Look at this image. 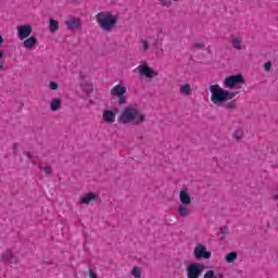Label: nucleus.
Listing matches in <instances>:
<instances>
[{
  "mask_svg": "<svg viewBox=\"0 0 278 278\" xmlns=\"http://www.w3.org/2000/svg\"><path fill=\"white\" fill-rule=\"evenodd\" d=\"M211 90V101L215 105L217 103H226L225 108L226 110H236L238 108V104L236 103L235 97H238V91H230L227 89L220 88V85H212L210 86ZM227 101H229L227 103Z\"/></svg>",
  "mask_w": 278,
  "mask_h": 278,
  "instance_id": "1",
  "label": "nucleus"
},
{
  "mask_svg": "<svg viewBox=\"0 0 278 278\" xmlns=\"http://www.w3.org/2000/svg\"><path fill=\"white\" fill-rule=\"evenodd\" d=\"M96 21L103 31H112L116 29L118 15H114L111 11H102L96 15Z\"/></svg>",
  "mask_w": 278,
  "mask_h": 278,
  "instance_id": "2",
  "label": "nucleus"
},
{
  "mask_svg": "<svg viewBox=\"0 0 278 278\" xmlns=\"http://www.w3.org/2000/svg\"><path fill=\"white\" fill-rule=\"evenodd\" d=\"M118 123H123V125H127L129 123H134V125H140V123H144V115L140 114V111L136 108L127 106L122 112Z\"/></svg>",
  "mask_w": 278,
  "mask_h": 278,
  "instance_id": "3",
  "label": "nucleus"
},
{
  "mask_svg": "<svg viewBox=\"0 0 278 278\" xmlns=\"http://www.w3.org/2000/svg\"><path fill=\"white\" fill-rule=\"evenodd\" d=\"M244 84V76L242 74L231 75L224 79L223 86L227 90H237L238 86Z\"/></svg>",
  "mask_w": 278,
  "mask_h": 278,
  "instance_id": "4",
  "label": "nucleus"
},
{
  "mask_svg": "<svg viewBox=\"0 0 278 278\" xmlns=\"http://www.w3.org/2000/svg\"><path fill=\"white\" fill-rule=\"evenodd\" d=\"M127 92V87H125L124 85L119 84L114 86L111 89V94L112 97H117V102L119 105H125V103H127V97L125 96Z\"/></svg>",
  "mask_w": 278,
  "mask_h": 278,
  "instance_id": "5",
  "label": "nucleus"
},
{
  "mask_svg": "<svg viewBox=\"0 0 278 278\" xmlns=\"http://www.w3.org/2000/svg\"><path fill=\"white\" fill-rule=\"evenodd\" d=\"M205 270V265L201 263H191L187 267V278H199Z\"/></svg>",
  "mask_w": 278,
  "mask_h": 278,
  "instance_id": "6",
  "label": "nucleus"
},
{
  "mask_svg": "<svg viewBox=\"0 0 278 278\" xmlns=\"http://www.w3.org/2000/svg\"><path fill=\"white\" fill-rule=\"evenodd\" d=\"M135 73H139L141 77H147V79H153V77H157L160 73L153 68H151L149 65L143 64L135 68Z\"/></svg>",
  "mask_w": 278,
  "mask_h": 278,
  "instance_id": "7",
  "label": "nucleus"
},
{
  "mask_svg": "<svg viewBox=\"0 0 278 278\" xmlns=\"http://www.w3.org/2000/svg\"><path fill=\"white\" fill-rule=\"evenodd\" d=\"M193 257L195 260H210L212 252H208L205 245L198 244L193 250Z\"/></svg>",
  "mask_w": 278,
  "mask_h": 278,
  "instance_id": "8",
  "label": "nucleus"
},
{
  "mask_svg": "<svg viewBox=\"0 0 278 278\" xmlns=\"http://www.w3.org/2000/svg\"><path fill=\"white\" fill-rule=\"evenodd\" d=\"M31 25L17 26V38H20V40H25L31 36Z\"/></svg>",
  "mask_w": 278,
  "mask_h": 278,
  "instance_id": "9",
  "label": "nucleus"
},
{
  "mask_svg": "<svg viewBox=\"0 0 278 278\" xmlns=\"http://www.w3.org/2000/svg\"><path fill=\"white\" fill-rule=\"evenodd\" d=\"M0 262H3L4 264H18V258L12 251H7L0 255Z\"/></svg>",
  "mask_w": 278,
  "mask_h": 278,
  "instance_id": "10",
  "label": "nucleus"
},
{
  "mask_svg": "<svg viewBox=\"0 0 278 278\" xmlns=\"http://www.w3.org/2000/svg\"><path fill=\"white\" fill-rule=\"evenodd\" d=\"M65 25L67 29H80L81 28V20L78 17H70L66 22Z\"/></svg>",
  "mask_w": 278,
  "mask_h": 278,
  "instance_id": "11",
  "label": "nucleus"
},
{
  "mask_svg": "<svg viewBox=\"0 0 278 278\" xmlns=\"http://www.w3.org/2000/svg\"><path fill=\"white\" fill-rule=\"evenodd\" d=\"M102 118L105 123L112 125V123H116V113H114L112 110H105L103 111Z\"/></svg>",
  "mask_w": 278,
  "mask_h": 278,
  "instance_id": "12",
  "label": "nucleus"
},
{
  "mask_svg": "<svg viewBox=\"0 0 278 278\" xmlns=\"http://www.w3.org/2000/svg\"><path fill=\"white\" fill-rule=\"evenodd\" d=\"M179 199L182 205H190L192 203V199L190 198V193L186 190H181L179 192Z\"/></svg>",
  "mask_w": 278,
  "mask_h": 278,
  "instance_id": "13",
  "label": "nucleus"
},
{
  "mask_svg": "<svg viewBox=\"0 0 278 278\" xmlns=\"http://www.w3.org/2000/svg\"><path fill=\"white\" fill-rule=\"evenodd\" d=\"M179 93L184 97H190V94H192V86H190V84L181 85L179 88Z\"/></svg>",
  "mask_w": 278,
  "mask_h": 278,
  "instance_id": "14",
  "label": "nucleus"
},
{
  "mask_svg": "<svg viewBox=\"0 0 278 278\" xmlns=\"http://www.w3.org/2000/svg\"><path fill=\"white\" fill-rule=\"evenodd\" d=\"M37 42H38V39L31 36L24 40V47L25 49H34Z\"/></svg>",
  "mask_w": 278,
  "mask_h": 278,
  "instance_id": "15",
  "label": "nucleus"
},
{
  "mask_svg": "<svg viewBox=\"0 0 278 278\" xmlns=\"http://www.w3.org/2000/svg\"><path fill=\"white\" fill-rule=\"evenodd\" d=\"M190 213H191L190 208H188L185 204L178 205V214L182 218H186L187 216H190Z\"/></svg>",
  "mask_w": 278,
  "mask_h": 278,
  "instance_id": "16",
  "label": "nucleus"
},
{
  "mask_svg": "<svg viewBox=\"0 0 278 278\" xmlns=\"http://www.w3.org/2000/svg\"><path fill=\"white\" fill-rule=\"evenodd\" d=\"M97 199V195L94 193H87L84 198H81L80 203L83 205L90 204V201H94Z\"/></svg>",
  "mask_w": 278,
  "mask_h": 278,
  "instance_id": "17",
  "label": "nucleus"
},
{
  "mask_svg": "<svg viewBox=\"0 0 278 278\" xmlns=\"http://www.w3.org/2000/svg\"><path fill=\"white\" fill-rule=\"evenodd\" d=\"M60 108H62V100L60 99H53L50 103V110L52 112H58V110H60Z\"/></svg>",
  "mask_w": 278,
  "mask_h": 278,
  "instance_id": "18",
  "label": "nucleus"
},
{
  "mask_svg": "<svg viewBox=\"0 0 278 278\" xmlns=\"http://www.w3.org/2000/svg\"><path fill=\"white\" fill-rule=\"evenodd\" d=\"M232 47H233V49H237V51H242V38L235 37L232 39Z\"/></svg>",
  "mask_w": 278,
  "mask_h": 278,
  "instance_id": "19",
  "label": "nucleus"
},
{
  "mask_svg": "<svg viewBox=\"0 0 278 278\" xmlns=\"http://www.w3.org/2000/svg\"><path fill=\"white\" fill-rule=\"evenodd\" d=\"M225 260L228 262V264H233V262L238 260V252H230L226 254Z\"/></svg>",
  "mask_w": 278,
  "mask_h": 278,
  "instance_id": "20",
  "label": "nucleus"
},
{
  "mask_svg": "<svg viewBox=\"0 0 278 278\" xmlns=\"http://www.w3.org/2000/svg\"><path fill=\"white\" fill-rule=\"evenodd\" d=\"M58 29H60V22H58L56 20H50V31L52 34H55Z\"/></svg>",
  "mask_w": 278,
  "mask_h": 278,
  "instance_id": "21",
  "label": "nucleus"
},
{
  "mask_svg": "<svg viewBox=\"0 0 278 278\" xmlns=\"http://www.w3.org/2000/svg\"><path fill=\"white\" fill-rule=\"evenodd\" d=\"M244 137V130H242L241 128L235 130L232 138H235V140H242V138Z\"/></svg>",
  "mask_w": 278,
  "mask_h": 278,
  "instance_id": "22",
  "label": "nucleus"
},
{
  "mask_svg": "<svg viewBox=\"0 0 278 278\" xmlns=\"http://www.w3.org/2000/svg\"><path fill=\"white\" fill-rule=\"evenodd\" d=\"M132 277L140 278L142 277V269L140 267H134L131 270Z\"/></svg>",
  "mask_w": 278,
  "mask_h": 278,
  "instance_id": "23",
  "label": "nucleus"
},
{
  "mask_svg": "<svg viewBox=\"0 0 278 278\" xmlns=\"http://www.w3.org/2000/svg\"><path fill=\"white\" fill-rule=\"evenodd\" d=\"M140 42L142 45L143 53H147V51H149L151 45L147 41V39H141Z\"/></svg>",
  "mask_w": 278,
  "mask_h": 278,
  "instance_id": "24",
  "label": "nucleus"
},
{
  "mask_svg": "<svg viewBox=\"0 0 278 278\" xmlns=\"http://www.w3.org/2000/svg\"><path fill=\"white\" fill-rule=\"evenodd\" d=\"M161 5H163L164 8H170V5H173V2L170 0H157ZM174 1H178V0H174Z\"/></svg>",
  "mask_w": 278,
  "mask_h": 278,
  "instance_id": "25",
  "label": "nucleus"
},
{
  "mask_svg": "<svg viewBox=\"0 0 278 278\" xmlns=\"http://www.w3.org/2000/svg\"><path fill=\"white\" fill-rule=\"evenodd\" d=\"M80 88L85 90V92H92V85L90 84H87V85L80 84Z\"/></svg>",
  "mask_w": 278,
  "mask_h": 278,
  "instance_id": "26",
  "label": "nucleus"
},
{
  "mask_svg": "<svg viewBox=\"0 0 278 278\" xmlns=\"http://www.w3.org/2000/svg\"><path fill=\"white\" fill-rule=\"evenodd\" d=\"M39 168L43 170L46 175H51V173H53V169L51 168V166H46V167L39 166Z\"/></svg>",
  "mask_w": 278,
  "mask_h": 278,
  "instance_id": "27",
  "label": "nucleus"
},
{
  "mask_svg": "<svg viewBox=\"0 0 278 278\" xmlns=\"http://www.w3.org/2000/svg\"><path fill=\"white\" fill-rule=\"evenodd\" d=\"M193 47H194L195 50L205 49V43H203V42H195L193 45Z\"/></svg>",
  "mask_w": 278,
  "mask_h": 278,
  "instance_id": "28",
  "label": "nucleus"
},
{
  "mask_svg": "<svg viewBox=\"0 0 278 278\" xmlns=\"http://www.w3.org/2000/svg\"><path fill=\"white\" fill-rule=\"evenodd\" d=\"M49 88H50V90H58L59 85H58V83H55V81H51V83L49 84Z\"/></svg>",
  "mask_w": 278,
  "mask_h": 278,
  "instance_id": "29",
  "label": "nucleus"
},
{
  "mask_svg": "<svg viewBox=\"0 0 278 278\" xmlns=\"http://www.w3.org/2000/svg\"><path fill=\"white\" fill-rule=\"evenodd\" d=\"M270 68H273V63L266 62L265 65H264V71L266 73H268V71H270Z\"/></svg>",
  "mask_w": 278,
  "mask_h": 278,
  "instance_id": "30",
  "label": "nucleus"
},
{
  "mask_svg": "<svg viewBox=\"0 0 278 278\" xmlns=\"http://www.w3.org/2000/svg\"><path fill=\"white\" fill-rule=\"evenodd\" d=\"M204 278H214V270H207L204 274Z\"/></svg>",
  "mask_w": 278,
  "mask_h": 278,
  "instance_id": "31",
  "label": "nucleus"
},
{
  "mask_svg": "<svg viewBox=\"0 0 278 278\" xmlns=\"http://www.w3.org/2000/svg\"><path fill=\"white\" fill-rule=\"evenodd\" d=\"M220 233L227 235L229 233V228L227 226H224L220 228Z\"/></svg>",
  "mask_w": 278,
  "mask_h": 278,
  "instance_id": "32",
  "label": "nucleus"
},
{
  "mask_svg": "<svg viewBox=\"0 0 278 278\" xmlns=\"http://www.w3.org/2000/svg\"><path fill=\"white\" fill-rule=\"evenodd\" d=\"M89 277L90 278H98L97 274H94V269H92V268L89 269Z\"/></svg>",
  "mask_w": 278,
  "mask_h": 278,
  "instance_id": "33",
  "label": "nucleus"
},
{
  "mask_svg": "<svg viewBox=\"0 0 278 278\" xmlns=\"http://www.w3.org/2000/svg\"><path fill=\"white\" fill-rule=\"evenodd\" d=\"M24 155H26V157H28V160H34V153H31V152H25Z\"/></svg>",
  "mask_w": 278,
  "mask_h": 278,
  "instance_id": "34",
  "label": "nucleus"
},
{
  "mask_svg": "<svg viewBox=\"0 0 278 278\" xmlns=\"http://www.w3.org/2000/svg\"><path fill=\"white\" fill-rule=\"evenodd\" d=\"M223 277H225L224 275H223V273H214L213 274V278H223Z\"/></svg>",
  "mask_w": 278,
  "mask_h": 278,
  "instance_id": "35",
  "label": "nucleus"
},
{
  "mask_svg": "<svg viewBox=\"0 0 278 278\" xmlns=\"http://www.w3.org/2000/svg\"><path fill=\"white\" fill-rule=\"evenodd\" d=\"M0 60H3V51L2 50H0ZM2 70H3V64L0 63V71H2Z\"/></svg>",
  "mask_w": 278,
  "mask_h": 278,
  "instance_id": "36",
  "label": "nucleus"
},
{
  "mask_svg": "<svg viewBox=\"0 0 278 278\" xmlns=\"http://www.w3.org/2000/svg\"><path fill=\"white\" fill-rule=\"evenodd\" d=\"M12 149H13V152L16 153V151H18V143H14Z\"/></svg>",
  "mask_w": 278,
  "mask_h": 278,
  "instance_id": "37",
  "label": "nucleus"
},
{
  "mask_svg": "<svg viewBox=\"0 0 278 278\" xmlns=\"http://www.w3.org/2000/svg\"><path fill=\"white\" fill-rule=\"evenodd\" d=\"M0 47H3V37L0 35Z\"/></svg>",
  "mask_w": 278,
  "mask_h": 278,
  "instance_id": "38",
  "label": "nucleus"
},
{
  "mask_svg": "<svg viewBox=\"0 0 278 278\" xmlns=\"http://www.w3.org/2000/svg\"><path fill=\"white\" fill-rule=\"evenodd\" d=\"M157 55H164V50H161V53H157Z\"/></svg>",
  "mask_w": 278,
  "mask_h": 278,
  "instance_id": "39",
  "label": "nucleus"
},
{
  "mask_svg": "<svg viewBox=\"0 0 278 278\" xmlns=\"http://www.w3.org/2000/svg\"><path fill=\"white\" fill-rule=\"evenodd\" d=\"M277 199H278V195H274V200L277 201Z\"/></svg>",
  "mask_w": 278,
  "mask_h": 278,
  "instance_id": "40",
  "label": "nucleus"
},
{
  "mask_svg": "<svg viewBox=\"0 0 278 278\" xmlns=\"http://www.w3.org/2000/svg\"><path fill=\"white\" fill-rule=\"evenodd\" d=\"M160 34H161V33L157 34V39H159V40H160Z\"/></svg>",
  "mask_w": 278,
  "mask_h": 278,
  "instance_id": "41",
  "label": "nucleus"
}]
</instances>
